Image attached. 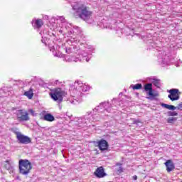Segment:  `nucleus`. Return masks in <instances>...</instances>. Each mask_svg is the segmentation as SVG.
<instances>
[{
    "label": "nucleus",
    "instance_id": "f257e3e1",
    "mask_svg": "<svg viewBox=\"0 0 182 182\" xmlns=\"http://www.w3.org/2000/svg\"><path fill=\"white\" fill-rule=\"evenodd\" d=\"M105 112H110V104L109 102H104L100 104L92 111L87 112V114L78 119V122L82 124H87L88 122H97L99 120V114L97 113H105Z\"/></svg>",
    "mask_w": 182,
    "mask_h": 182
},
{
    "label": "nucleus",
    "instance_id": "f03ea898",
    "mask_svg": "<svg viewBox=\"0 0 182 182\" xmlns=\"http://www.w3.org/2000/svg\"><path fill=\"white\" fill-rule=\"evenodd\" d=\"M70 90L73 91V96L65 99V100L68 102V103H71V105H77L79 103L78 99L83 96V92L90 90V87L83 84L82 81L77 80L70 87Z\"/></svg>",
    "mask_w": 182,
    "mask_h": 182
},
{
    "label": "nucleus",
    "instance_id": "7ed1b4c3",
    "mask_svg": "<svg viewBox=\"0 0 182 182\" xmlns=\"http://www.w3.org/2000/svg\"><path fill=\"white\" fill-rule=\"evenodd\" d=\"M71 6L73 9L74 15L78 16L82 21L87 22L93 13L89 9V7L85 5V3L82 1H74L71 3Z\"/></svg>",
    "mask_w": 182,
    "mask_h": 182
},
{
    "label": "nucleus",
    "instance_id": "20e7f679",
    "mask_svg": "<svg viewBox=\"0 0 182 182\" xmlns=\"http://www.w3.org/2000/svg\"><path fill=\"white\" fill-rule=\"evenodd\" d=\"M32 170V164L28 159H20L18 161V171L22 176H28Z\"/></svg>",
    "mask_w": 182,
    "mask_h": 182
},
{
    "label": "nucleus",
    "instance_id": "39448f33",
    "mask_svg": "<svg viewBox=\"0 0 182 182\" xmlns=\"http://www.w3.org/2000/svg\"><path fill=\"white\" fill-rule=\"evenodd\" d=\"M68 95L65 90H62V88H55L50 92V96L54 102H57V103H62L63 102V97Z\"/></svg>",
    "mask_w": 182,
    "mask_h": 182
},
{
    "label": "nucleus",
    "instance_id": "423d86ee",
    "mask_svg": "<svg viewBox=\"0 0 182 182\" xmlns=\"http://www.w3.org/2000/svg\"><path fill=\"white\" fill-rule=\"evenodd\" d=\"M144 92H146L147 99L149 100H154V97H157L159 94L157 92H153V84L152 83H147L144 86Z\"/></svg>",
    "mask_w": 182,
    "mask_h": 182
},
{
    "label": "nucleus",
    "instance_id": "0eeeda50",
    "mask_svg": "<svg viewBox=\"0 0 182 182\" xmlns=\"http://www.w3.org/2000/svg\"><path fill=\"white\" fill-rule=\"evenodd\" d=\"M59 20L62 23V29L59 31L60 33H65V32H68L69 34L72 33V28H70V25L72 23H68L65 19V17L60 16Z\"/></svg>",
    "mask_w": 182,
    "mask_h": 182
},
{
    "label": "nucleus",
    "instance_id": "6e6552de",
    "mask_svg": "<svg viewBox=\"0 0 182 182\" xmlns=\"http://www.w3.org/2000/svg\"><path fill=\"white\" fill-rule=\"evenodd\" d=\"M16 116L20 122H28L30 119L29 114L25 109L17 110Z\"/></svg>",
    "mask_w": 182,
    "mask_h": 182
},
{
    "label": "nucleus",
    "instance_id": "1a4fd4ad",
    "mask_svg": "<svg viewBox=\"0 0 182 182\" xmlns=\"http://www.w3.org/2000/svg\"><path fill=\"white\" fill-rule=\"evenodd\" d=\"M70 29H71V33L69 34L68 32H64L63 35H67V36H70L71 35H73V38H77L78 39L79 36H80V33H82V30L79 28V27L73 26L72 24H70Z\"/></svg>",
    "mask_w": 182,
    "mask_h": 182
},
{
    "label": "nucleus",
    "instance_id": "9d476101",
    "mask_svg": "<svg viewBox=\"0 0 182 182\" xmlns=\"http://www.w3.org/2000/svg\"><path fill=\"white\" fill-rule=\"evenodd\" d=\"M16 137L20 144H29V143L32 141L29 136L23 135L21 133L17 134Z\"/></svg>",
    "mask_w": 182,
    "mask_h": 182
},
{
    "label": "nucleus",
    "instance_id": "9b49d317",
    "mask_svg": "<svg viewBox=\"0 0 182 182\" xmlns=\"http://www.w3.org/2000/svg\"><path fill=\"white\" fill-rule=\"evenodd\" d=\"M94 174L95 177H97V178H103V177H106V173H105V168L103 166H100L97 168Z\"/></svg>",
    "mask_w": 182,
    "mask_h": 182
},
{
    "label": "nucleus",
    "instance_id": "f8f14e48",
    "mask_svg": "<svg viewBox=\"0 0 182 182\" xmlns=\"http://www.w3.org/2000/svg\"><path fill=\"white\" fill-rule=\"evenodd\" d=\"M164 165L166 166V171L168 173H171L173 170L176 168V166L174 165V162L171 159L167 160L165 163Z\"/></svg>",
    "mask_w": 182,
    "mask_h": 182
},
{
    "label": "nucleus",
    "instance_id": "ddd939ff",
    "mask_svg": "<svg viewBox=\"0 0 182 182\" xmlns=\"http://www.w3.org/2000/svg\"><path fill=\"white\" fill-rule=\"evenodd\" d=\"M98 147L100 150L105 151V150H107V149H109V144L105 139H101L98 141Z\"/></svg>",
    "mask_w": 182,
    "mask_h": 182
},
{
    "label": "nucleus",
    "instance_id": "4468645a",
    "mask_svg": "<svg viewBox=\"0 0 182 182\" xmlns=\"http://www.w3.org/2000/svg\"><path fill=\"white\" fill-rule=\"evenodd\" d=\"M31 23L35 29H40L43 26V21L40 18L33 20Z\"/></svg>",
    "mask_w": 182,
    "mask_h": 182
},
{
    "label": "nucleus",
    "instance_id": "2eb2a0df",
    "mask_svg": "<svg viewBox=\"0 0 182 182\" xmlns=\"http://www.w3.org/2000/svg\"><path fill=\"white\" fill-rule=\"evenodd\" d=\"M161 107H164V109H168V110H176L177 107H175L174 105H170L168 104H164V103H161Z\"/></svg>",
    "mask_w": 182,
    "mask_h": 182
},
{
    "label": "nucleus",
    "instance_id": "dca6fc26",
    "mask_svg": "<svg viewBox=\"0 0 182 182\" xmlns=\"http://www.w3.org/2000/svg\"><path fill=\"white\" fill-rule=\"evenodd\" d=\"M23 95L28 99H32L33 97V88L31 87L28 91L24 92Z\"/></svg>",
    "mask_w": 182,
    "mask_h": 182
},
{
    "label": "nucleus",
    "instance_id": "f3484780",
    "mask_svg": "<svg viewBox=\"0 0 182 182\" xmlns=\"http://www.w3.org/2000/svg\"><path fill=\"white\" fill-rule=\"evenodd\" d=\"M65 60L67 62H79L82 60L81 59H79V58H76L75 56H66Z\"/></svg>",
    "mask_w": 182,
    "mask_h": 182
},
{
    "label": "nucleus",
    "instance_id": "a211bd4d",
    "mask_svg": "<svg viewBox=\"0 0 182 182\" xmlns=\"http://www.w3.org/2000/svg\"><path fill=\"white\" fill-rule=\"evenodd\" d=\"M44 120H46V122H53L55 121V117L52 115L51 114H46L43 117Z\"/></svg>",
    "mask_w": 182,
    "mask_h": 182
},
{
    "label": "nucleus",
    "instance_id": "6ab92c4d",
    "mask_svg": "<svg viewBox=\"0 0 182 182\" xmlns=\"http://www.w3.org/2000/svg\"><path fill=\"white\" fill-rule=\"evenodd\" d=\"M81 56H82L83 60H86V62H89V60H90V55H87V53H85V51H82L81 53Z\"/></svg>",
    "mask_w": 182,
    "mask_h": 182
},
{
    "label": "nucleus",
    "instance_id": "aec40b11",
    "mask_svg": "<svg viewBox=\"0 0 182 182\" xmlns=\"http://www.w3.org/2000/svg\"><path fill=\"white\" fill-rule=\"evenodd\" d=\"M80 42V40L77 37H71L68 41V43H77ZM75 45V44H74Z\"/></svg>",
    "mask_w": 182,
    "mask_h": 182
},
{
    "label": "nucleus",
    "instance_id": "412c9836",
    "mask_svg": "<svg viewBox=\"0 0 182 182\" xmlns=\"http://www.w3.org/2000/svg\"><path fill=\"white\" fill-rule=\"evenodd\" d=\"M168 97L172 101L178 100L180 99V95L178 94H175V95H168Z\"/></svg>",
    "mask_w": 182,
    "mask_h": 182
},
{
    "label": "nucleus",
    "instance_id": "4be33fe9",
    "mask_svg": "<svg viewBox=\"0 0 182 182\" xmlns=\"http://www.w3.org/2000/svg\"><path fill=\"white\" fill-rule=\"evenodd\" d=\"M130 87H132L134 90H139L143 87V85H141L140 83H138L136 85H131Z\"/></svg>",
    "mask_w": 182,
    "mask_h": 182
},
{
    "label": "nucleus",
    "instance_id": "5701e85b",
    "mask_svg": "<svg viewBox=\"0 0 182 182\" xmlns=\"http://www.w3.org/2000/svg\"><path fill=\"white\" fill-rule=\"evenodd\" d=\"M152 83H153L154 86H156V87H158V88H160V86H161V84L160 83L159 80L154 79Z\"/></svg>",
    "mask_w": 182,
    "mask_h": 182
},
{
    "label": "nucleus",
    "instance_id": "b1692460",
    "mask_svg": "<svg viewBox=\"0 0 182 182\" xmlns=\"http://www.w3.org/2000/svg\"><path fill=\"white\" fill-rule=\"evenodd\" d=\"M169 95L174 96L176 95H178V89H172L169 90Z\"/></svg>",
    "mask_w": 182,
    "mask_h": 182
},
{
    "label": "nucleus",
    "instance_id": "393cba45",
    "mask_svg": "<svg viewBox=\"0 0 182 182\" xmlns=\"http://www.w3.org/2000/svg\"><path fill=\"white\" fill-rule=\"evenodd\" d=\"M6 163L8 164V165H6V168L9 170H12V164H14V162L11 161H6Z\"/></svg>",
    "mask_w": 182,
    "mask_h": 182
},
{
    "label": "nucleus",
    "instance_id": "a878e982",
    "mask_svg": "<svg viewBox=\"0 0 182 182\" xmlns=\"http://www.w3.org/2000/svg\"><path fill=\"white\" fill-rule=\"evenodd\" d=\"M162 62L164 65H170L171 60H170V58H168V57H165L164 60H162Z\"/></svg>",
    "mask_w": 182,
    "mask_h": 182
},
{
    "label": "nucleus",
    "instance_id": "bb28decb",
    "mask_svg": "<svg viewBox=\"0 0 182 182\" xmlns=\"http://www.w3.org/2000/svg\"><path fill=\"white\" fill-rule=\"evenodd\" d=\"M167 116L168 117H171V116H178V113L176 112L175 111L171 112V111H168L167 112Z\"/></svg>",
    "mask_w": 182,
    "mask_h": 182
},
{
    "label": "nucleus",
    "instance_id": "cd10ccee",
    "mask_svg": "<svg viewBox=\"0 0 182 182\" xmlns=\"http://www.w3.org/2000/svg\"><path fill=\"white\" fill-rule=\"evenodd\" d=\"M174 122H177L176 117H169L167 119V123H173Z\"/></svg>",
    "mask_w": 182,
    "mask_h": 182
},
{
    "label": "nucleus",
    "instance_id": "c85d7f7f",
    "mask_svg": "<svg viewBox=\"0 0 182 182\" xmlns=\"http://www.w3.org/2000/svg\"><path fill=\"white\" fill-rule=\"evenodd\" d=\"M73 50H75V47L72 48H69L66 49V53H72V52H73Z\"/></svg>",
    "mask_w": 182,
    "mask_h": 182
},
{
    "label": "nucleus",
    "instance_id": "c756f323",
    "mask_svg": "<svg viewBox=\"0 0 182 182\" xmlns=\"http://www.w3.org/2000/svg\"><path fill=\"white\" fill-rule=\"evenodd\" d=\"M43 37L46 38V36H45V34H43V36H42L41 42L43 43H45V45H46V41H45V39H43Z\"/></svg>",
    "mask_w": 182,
    "mask_h": 182
},
{
    "label": "nucleus",
    "instance_id": "7c9ffc66",
    "mask_svg": "<svg viewBox=\"0 0 182 182\" xmlns=\"http://www.w3.org/2000/svg\"><path fill=\"white\" fill-rule=\"evenodd\" d=\"M178 110H182V104H179L178 107H176Z\"/></svg>",
    "mask_w": 182,
    "mask_h": 182
},
{
    "label": "nucleus",
    "instance_id": "2f4dec72",
    "mask_svg": "<svg viewBox=\"0 0 182 182\" xmlns=\"http://www.w3.org/2000/svg\"><path fill=\"white\" fill-rule=\"evenodd\" d=\"M29 113H31V114H32L33 116V114H35V111H33V109H29L28 110Z\"/></svg>",
    "mask_w": 182,
    "mask_h": 182
},
{
    "label": "nucleus",
    "instance_id": "473e14b6",
    "mask_svg": "<svg viewBox=\"0 0 182 182\" xmlns=\"http://www.w3.org/2000/svg\"><path fill=\"white\" fill-rule=\"evenodd\" d=\"M58 83H60L59 82V80H56L55 82H54V85H58Z\"/></svg>",
    "mask_w": 182,
    "mask_h": 182
},
{
    "label": "nucleus",
    "instance_id": "72a5a7b5",
    "mask_svg": "<svg viewBox=\"0 0 182 182\" xmlns=\"http://www.w3.org/2000/svg\"><path fill=\"white\" fill-rule=\"evenodd\" d=\"M137 123H140V122L139 120L134 121V124H137Z\"/></svg>",
    "mask_w": 182,
    "mask_h": 182
},
{
    "label": "nucleus",
    "instance_id": "f704fd0d",
    "mask_svg": "<svg viewBox=\"0 0 182 182\" xmlns=\"http://www.w3.org/2000/svg\"><path fill=\"white\" fill-rule=\"evenodd\" d=\"M133 179H134V180H137V176L134 175V176H133Z\"/></svg>",
    "mask_w": 182,
    "mask_h": 182
},
{
    "label": "nucleus",
    "instance_id": "c9c22d12",
    "mask_svg": "<svg viewBox=\"0 0 182 182\" xmlns=\"http://www.w3.org/2000/svg\"><path fill=\"white\" fill-rule=\"evenodd\" d=\"M50 50L51 52H53V51L55 50V48H51V49H50Z\"/></svg>",
    "mask_w": 182,
    "mask_h": 182
},
{
    "label": "nucleus",
    "instance_id": "e433bc0d",
    "mask_svg": "<svg viewBox=\"0 0 182 182\" xmlns=\"http://www.w3.org/2000/svg\"><path fill=\"white\" fill-rule=\"evenodd\" d=\"M54 56H59V55H58V53L54 54Z\"/></svg>",
    "mask_w": 182,
    "mask_h": 182
}]
</instances>
